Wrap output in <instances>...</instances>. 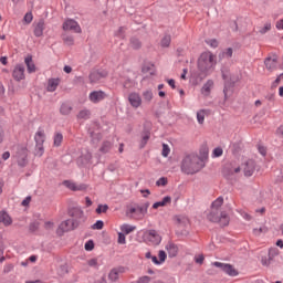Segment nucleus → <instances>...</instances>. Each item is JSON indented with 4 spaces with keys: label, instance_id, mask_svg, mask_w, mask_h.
<instances>
[{
    "label": "nucleus",
    "instance_id": "obj_1",
    "mask_svg": "<svg viewBox=\"0 0 283 283\" xmlns=\"http://www.w3.org/2000/svg\"><path fill=\"white\" fill-rule=\"evenodd\" d=\"M200 156L197 154H188L181 160V171L186 175H196L207 166V157L209 149L203 146L199 150Z\"/></svg>",
    "mask_w": 283,
    "mask_h": 283
},
{
    "label": "nucleus",
    "instance_id": "obj_2",
    "mask_svg": "<svg viewBox=\"0 0 283 283\" xmlns=\"http://www.w3.org/2000/svg\"><path fill=\"white\" fill-rule=\"evenodd\" d=\"M216 65H218V56L211 51L201 53L198 59V70L203 74V77L213 73Z\"/></svg>",
    "mask_w": 283,
    "mask_h": 283
},
{
    "label": "nucleus",
    "instance_id": "obj_3",
    "mask_svg": "<svg viewBox=\"0 0 283 283\" xmlns=\"http://www.w3.org/2000/svg\"><path fill=\"white\" fill-rule=\"evenodd\" d=\"M223 198L218 197L211 206V210L208 213V220L213 223H219L221 227H227L230 222V218L227 212H220V208H222ZM220 214V216H216Z\"/></svg>",
    "mask_w": 283,
    "mask_h": 283
},
{
    "label": "nucleus",
    "instance_id": "obj_4",
    "mask_svg": "<svg viewBox=\"0 0 283 283\" xmlns=\"http://www.w3.org/2000/svg\"><path fill=\"white\" fill-rule=\"evenodd\" d=\"M34 140H35V156L41 157L45 151V148L43 147V143H45V132L39 129L35 133Z\"/></svg>",
    "mask_w": 283,
    "mask_h": 283
},
{
    "label": "nucleus",
    "instance_id": "obj_5",
    "mask_svg": "<svg viewBox=\"0 0 283 283\" xmlns=\"http://www.w3.org/2000/svg\"><path fill=\"white\" fill-rule=\"evenodd\" d=\"M144 240L153 247H158L163 242V237L156 230H148L144 233Z\"/></svg>",
    "mask_w": 283,
    "mask_h": 283
},
{
    "label": "nucleus",
    "instance_id": "obj_6",
    "mask_svg": "<svg viewBox=\"0 0 283 283\" xmlns=\"http://www.w3.org/2000/svg\"><path fill=\"white\" fill-rule=\"evenodd\" d=\"M62 28L65 32L71 31V32H75V34H81L82 32L81 25L74 19H67L63 23Z\"/></svg>",
    "mask_w": 283,
    "mask_h": 283
},
{
    "label": "nucleus",
    "instance_id": "obj_7",
    "mask_svg": "<svg viewBox=\"0 0 283 283\" xmlns=\"http://www.w3.org/2000/svg\"><path fill=\"white\" fill-rule=\"evenodd\" d=\"M75 229H78V221H73L72 219H67L59 226V231L62 233H67V231H74Z\"/></svg>",
    "mask_w": 283,
    "mask_h": 283
},
{
    "label": "nucleus",
    "instance_id": "obj_8",
    "mask_svg": "<svg viewBox=\"0 0 283 283\" xmlns=\"http://www.w3.org/2000/svg\"><path fill=\"white\" fill-rule=\"evenodd\" d=\"M212 265H214L216 268L221 269L226 274L230 275V276H237L238 275V271L233 268V265L229 264V263H222L219 261H216L212 263Z\"/></svg>",
    "mask_w": 283,
    "mask_h": 283
},
{
    "label": "nucleus",
    "instance_id": "obj_9",
    "mask_svg": "<svg viewBox=\"0 0 283 283\" xmlns=\"http://www.w3.org/2000/svg\"><path fill=\"white\" fill-rule=\"evenodd\" d=\"M69 216L72 218L71 220L73 222H76L77 221V227L81 226V222L84 221V212L81 208H71L69 210Z\"/></svg>",
    "mask_w": 283,
    "mask_h": 283
},
{
    "label": "nucleus",
    "instance_id": "obj_10",
    "mask_svg": "<svg viewBox=\"0 0 283 283\" xmlns=\"http://www.w3.org/2000/svg\"><path fill=\"white\" fill-rule=\"evenodd\" d=\"M62 185L66 187V189H70L71 191H85V189H87V185L76 184L72 180H64Z\"/></svg>",
    "mask_w": 283,
    "mask_h": 283
},
{
    "label": "nucleus",
    "instance_id": "obj_11",
    "mask_svg": "<svg viewBox=\"0 0 283 283\" xmlns=\"http://www.w3.org/2000/svg\"><path fill=\"white\" fill-rule=\"evenodd\" d=\"M106 98H107V93L103 91H93L88 95V101H91V103H94V104L101 103Z\"/></svg>",
    "mask_w": 283,
    "mask_h": 283
},
{
    "label": "nucleus",
    "instance_id": "obj_12",
    "mask_svg": "<svg viewBox=\"0 0 283 283\" xmlns=\"http://www.w3.org/2000/svg\"><path fill=\"white\" fill-rule=\"evenodd\" d=\"M242 170L245 177H251L255 170V163L253 159H248L242 164Z\"/></svg>",
    "mask_w": 283,
    "mask_h": 283
},
{
    "label": "nucleus",
    "instance_id": "obj_13",
    "mask_svg": "<svg viewBox=\"0 0 283 283\" xmlns=\"http://www.w3.org/2000/svg\"><path fill=\"white\" fill-rule=\"evenodd\" d=\"M12 76L14 81H23L25 78V66L23 64H18L13 69Z\"/></svg>",
    "mask_w": 283,
    "mask_h": 283
},
{
    "label": "nucleus",
    "instance_id": "obj_14",
    "mask_svg": "<svg viewBox=\"0 0 283 283\" xmlns=\"http://www.w3.org/2000/svg\"><path fill=\"white\" fill-rule=\"evenodd\" d=\"M265 69L269 72H274L277 69V55L273 54L265 59L264 61Z\"/></svg>",
    "mask_w": 283,
    "mask_h": 283
},
{
    "label": "nucleus",
    "instance_id": "obj_15",
    "mask_svg": "<svg viewBox=\"0 0 283 283\" xmlns=\"http://www.w3.org/2000/svg\"><path fill=\"white\" fill-rule=\"evenodd\" d=\"M128 101L132 107H135V109H138L140 105H143V97L138 93H130L128 95Z\"/></svg>",
    "mask_w": 283,
    "mask_h": 283
},
{
    "label": "nucleus",
    "instance_id": "obj_16",
    "mask_svg": "<svg viewBox=\"0 0 283 283\" xmlns=\"http://www.w3.org/2000/svg\"><path fill=\"white\" fill-rule=\"evenodd\" d=\"M189 226H190L189 218L179 219V230H180L181 237L189 235Z\"/></svg>",
    "mask_w": 283,
    "mask_h": 283
},
{
    "label": "nucleus",
    "instance_id": "obj_17",
    "mask_svg": "<svg viewBox=\"0 0 283 283\" xmlns=\"http://www.w3.org/2000/svg\"><path fill=\"white\" fill-rule=\"evenodd\" d=\"M92 163V153L86 150L77 158V165L80 167H85V165H90Z\"/></svg>",
    "mask_w": 283,
    "mask_h": 283
},
{
    "label": "nucleus",
    "instance_id": "obj_18",
    "mask_svg": "<svg viewBox=\"0 0 283 283\" xmlns=\"http://www.w3.org/2000/svg\"><path fill=\"white\" fill-rule=\"evenodd\" d=\"M213 86H214L213 80H208L201 88V95H203L205 97H209L211 95V91L213 90Z\"/></svg>",
    "mask_w": 283,
    "mask_h": 283
},
{
    "label": "nucleus",
    "instance_id": "obj_19",
    "mask_svg": "<svg viewBox=\"0 0 283 283\" xmlns=\"http://www.w3.org/2000/svg\"><path fill=\"white\" fill-rule=\"evenodd\" d=\"M158 258H159V260H158ZM150 260L157 266H160V264H164V262L167 260V252H165V250H160L158 253V256L154 255L150 258Z\"/></svg>",
    "mask_w": 283,
    "mask_h": 283
},
{
    "label": "nucleus",
    "instance_id": "obj_20",
    "mask_svg": "<svg viewBox=\"0 0 283 283\" xmlns=\"http://www.w3.org/2000/svg\"><path fill=\"white\" fill-rule=\"evenodd\" d=\"M43 30H45V21L40 20L38 23L34 24V36H36L38 39L43 36Z\"/></svg>",
    "mask_w": 283,
    "mask_h": 283
},
{
    "label": "nucleus",
    "instance_id": "obj_21",
    "mask_svg": "<svg viewBox=\"0 0 283 283\" xmlns=\"http://www.w3.org/2000/svg\"><path fill=\"white\" fill-rule=\"evenodd\" d=\"M61 85V78H49L46 92H56V88Z\"/></svg>",
    "mask_w": 283,
    "mask_h": 283
},
{
    "label": "nucleus",
    "instance_id": "obj_22",
    "mask_svg": "<svg viewBox=\"0 0 283 283\" xmlns=\"http://www.w3.org/2000/svg\"><path fill=\"white\" fill-rule=\"evenodd\" d=\"M24 63L27 65V71L29 72V74H34V72H36V65L32 61V55H28L24 59Z\"/></svg>",
    "mask_w": 283,
    "mask_h": 283
},
{
    "label": "nucleus",
    "instance_id": "obj_23",
    "mask_svg": "<svg viewBox=\"0 0 283 283\" xmlns=\"http://www.w3.org/2000/svg\"><path fill=\"white\" fill-rule=\"evenodd\" d=\"M0 223L4 227H10V224H12V218L10 214H8V212L0 211Z\"/></svg>",
    "mask_w": 283,
    "mask_h": 283
},
{
    "label": "nucleus",
    "instance_id": "obj_24",
    "mask_svg": "<svg viewBox=\"0 0 283 283\" xmlns=\"http://www.w3.org/2000/svg\"><path fill=\"white\" fill-rule=\"evenodd\" d=\"M129 48H132V50H140V48H143V42L140 39L132 36L129 39Z\"/></svg>",
    "mask_w": 283,
    "mask_h": 283
},
{
    "label": "nucleus",
    "instance_id": "obj_25",
    "mask_svg": "<svg viewBox=\"0 0 283 283\" xmlns=\"http://www.w3.org/2000/svg\"><path fill=\"white\" fill-rule=\"evenodd\" d=\"M88 78L91 83H97V81H101V78H105V74L98 71H93L91 72Z\"/></svg>",
    "mask_w": 283,
    "mask_h": 283
},
{
    "label": "nucleus",
    "instance_id": "obj_26",
    "mask_svg": "<svg viewBox=\"0 0 283 283\" xmlns=\"http://www.w3.org/2000/svg\"><path fill=\"white\" fill-rule=\"evenodd\" d=\"M167 205H171V197L166 196L161 201H157L153 205V209H159V207H167Z\"/></svg>",
    "mask_w": 283,
    "mask_h": 283
},
{
    "label": "nucleus",
    "instance_id": "obj_27",
    "mask_svg": "<svg viewBox=\"0 0 283 283\" xmlns=\"http://www.w3.org/2000/svg\"><path fill=\"white\" fill-rule=\"evenodd\" d=\"M60 114H62V116H70V114H72V106L70 103L65 102L61 104Z\"/></svg>",
    "mask_w": 283,
    "mask_h": 283
},
{
    "label": "nucleus",
    "instance_id": "obj_28",
    "mask_svg": "<svg viewBox=\"0 0 283 283\" xmlns=\"http://www.w3.org/2000/svg\"><path fill=\"white\" fill-rule=\"evenodd\" d=\"M91 117H92V112L87 108L80 111L77 114V120H90Z\"/></svg>",
    "mask_w": 283,
    "mask_h": 283
},
{
    "label": "nucleus",
    "instance_id": "obj_29",
    "mask_svg": "<svg viewBox=\"0 0 283 283\" xmlns=\"http://www.w3.org/2000/svg\"><path fill=\"white\" fill-rule=\"evenodd\" d=\"M169 258H176L178 255V245L174 243H168L166 245Z\"/></svg>",
    "mask_w": 283,
    "mask_h": 283
},
{
    "label": "nucleus",
    "instance_id": "obj_30",
    "mask_svg": "<svg viewBox=\"0 0 283 283\" xmlns=\"http://www.w3.org/2000/svg\"><path fill=\"white\" fill-rule=\"evenodd\" d=\"M209 115V112L207 109H200L197 112V120L199 125L205 124V118Z\"/></svg>",
    "mask_w": 283,
    "mask_h": 283
},
{
    "label": "nucleus",
    "instance_id": "obj_31",
    "mask_svg": "<svg viewBox=\"0 0 283 283\" xmlns=\"http://www.w3.org/2000/svg\"><path fill=\"white\" fill-rule=\"evenodd\" d=\"M62 143H63V134L55 133L53 136V147H61Z\"/></svg>",
    "mask_w": 283,
    "mask_h": 283
},
{
    "label": "nucleus",
    "instance_id": "obj_32",
    "mask_svg": "<svg viewBox=\"0 0 283 283\" xmlns=\"http://www.w3.org/2000/svg\"><path fill=\"white\" fill-rule=\"evenodd\" d=\"M120 231L125 235H129V233H133V231H136V226H129V224L125 223L120 227Z\"/></svg>",
    "mask_w": 283,
    "mask_h": 283
},
{
    "label": "nucleus",
    "instance_id": "obj_33",
    "mask_svg": "<svg viewBox=\"0 0 283 283\" xmlns=\"http://www.w3.org/2000/svg\"><path fill=\"white\" fill-rule=\"evenodd\" d=\"M142 96L145 103H151V101L154 99V92H151L150 90L144 91Z\"/></svg>",
    "mask_w": 283,
    "mask_h": 283
},
{
    "label": "nucleus",
    "instance_id": "obj_34",
    "mask_svg": "<svg viewBox=\"0 0 283 283\" xmlns=\"http://www.w3.org/2000/svg\"><path fill=\"white\" fill-rule=\"evenodd\" d=\"M151 134L149 132H145L142 135V140L139 144L140 149H144V147L147 145V143H149V138H150Z\"/></svg>",
    "mask_w": 283,
    "mask_h": 283
},
{
    "label": "nucleus",
    "instance_id": "obj_35",
    "mask_svg": "<svg viewBox=\"0 0 283 283\" xmlns=\"http://www.w3.org/2000/svg\"><path fill=\"white\" fill-rule=\"evenodd\" d=\"M147 209H149V202H146L142 206H137V216H145L147 213Z\"/></svg>",
    "mask_w": 283,
    "mask_h": 283
},
{
    "label": "nucleus",
    "instance_id": "obj_36",
    "mask_svg": "<svg viewBox=\"0 0 283 283\" xmlns=\"http://www.w3.org/2000/svg\"><path fill=\"white\" fill-rule=\"evenodd\" d=\"M206 44L211 49H218V46L220 45V42L217 39H207Z\"/></svg>",
    "mask_w": 283,
    "mask_h": 283
},
{
    "label": "nucleus",
    "instance_id": "obj_37",
    "mask_svg": "<svg viewBox=\"0 0 283 283\" xmlns=\"http://www.w3.org/2000/svg\"><path fill=\"white\" fill-rule=\"evenodd\" d=\"M62 40L66 45H74V36L69 35V34H63Z\"/></svg>",
    "mask_w": 283,
    "mask_h": 283
},
{
    "label": "nucleus",
    "instance_id": "obj_38",
    "mask_svg": "<svg viewBox=\"0 0 283 283\" xmlns=\"http://www.w3.org/2000/svg\"><path fill=\"white\" fill-rule=\"evenodd\" d=\"M272 29L271 22H266L262 28H260L259 33L264 35Z\"/></svg>",
    "mask_w": 283,
    "mask_h": 283
},
{
    "label": "nucleus",
    "instance_id": "obj_39",
    "mask_svg": "<svg viewBox=\"0 0 283 283\" xmlns=\"http://www.w3.org/2000/svg\"><path fill=\"white\" fill-rule=\"evenodd\" d=\"M109 149H112V143L111 142H104L99 151H102L103 154H107L109 151Z\"/></svg>",
    "mask_w": 283,
    "mask_h": 283
},
{
    "label": "nucleus",
    "instance_id": "obj_40",
    "mask_svg": "<svg viewBox=\"0 0 283 283\" xmlns=\"http://www.w3.org/2000/svg\"><path fill=\"white\" fill-rule=\"evenodd\" d=\"M223 155V149L222 147H216L213 150H212V158H220L222 157Z\"/></svg>",
    "mask_w": 283,
    "mask_h": 283
},
{
    "label": "nucleus",
    "instance_id": "obj_41",
    "mask_svg": "<svg viewBox=\"0 0 283 283\" xmlns=\"http://www.w3.org/2000/svg\"><path fill=\"white\" fill-rule=\"evenodd\" d=\"M107 209H109V206H107V205H98L95 211L98 214L107 213Z\"/></svg>",
    "mask_w": 283,
    "mask_h": 283
},
{
    "label": "nucleus",
    "instance_id": "obj_42",
    "mask_svg": "<svg viewBox=\"0 0 283 283\" xmlns=\"http://www.w3.org/2000/svg\"><path fill=\"white\" fill-rule=\"evenodd\" d=\"M272 261H273V259L269 255H263L261 259V263L263 266H270Z\"/></svg>",
    "mask_w": 283,
    "mask_h": 283
},
{
    "label": "nucleus",
    "instance_id": "obj_43",
    "mask_svg": "<svg viewBox=\"0 0 283 283\" xmlns=\"http://www.w3.org/2000/svg\"><path fill=\"white\" fill-rule=\"evenodd\" d=\"M109 280H112V282H116V280H118V270L113 269L109 274H108Z\"/></svg>",
    "mask_w": 283,
    "mask_h": 283
},
{
    "label": "nucleus",
    "instance_id": "obj_44",
    "mask_svg": "<svg viewBox=\"0 0 283 283\" xmlns=\"http://www.w3.org/2000/svg\"><path fill=\"white\" fill-rule=\"evenodd\" d=\"M170 43H171V36L166 35L161 40V48H169Z\"/></svg>",
    "mask_w": 283,
    "mask_h": 283
},
{
    "label": "nucleus",
    "instance_id": "obj_45",
    "mask_svg": "<svg viewBox=\"0 0 283 283\" xmlns=\"http://www.w3.org/2000/svg\"><path fill=\"white\" fill-rule=\"evenodd\" d=\"M276 255H279V249L277 248H270L269 252H268V256L273 260Z\"/></svg>",
    "mask_w": 283,
    "mask_h": 283
},
{
    "label": "nucleus",
    "instance_id": "obj_46",
    "mask_svg": "<svg viewBox=\"0 0 283 283\" xmlns=\"http://www.w3.org/2000/svg\"><path fill=\"white\" fill-rule=\"evenodd\" d=\"M103 227H105V223L103 222V220H97L93 226L92 229L101 231V229H103Z\"/></svg>",
    "mask_w": 283,
    "mask_h": 283
},
{
    "label": "nucleus",
    "instance_id": "obj_47",
    "mask_svg": "<svg viewBox=\"0 0 283 283\" xmlns=\"http://www.w3.org/2000/svg\"><path fill=\"white\" fill-rule=\"evenodd\" d=\"M268 232V228L266 227H261V228H255L253 229V234L259 237L262 233H266Z\"/></svg>",
    "mask_w": 283,
    "mask_h": 283
},
{
    "label": "nucleus",
    "instance_id": "obj_48",
    "mask_svg": "<svg viewBox=\"0 0 283 283\" xmlns=\"http://www.w3.org/2000/svg\"><path fill=\"white\" fill-rule=\"evenodd\" d=\"M224 169H235V172H239L241 167L235 163H230L224 166Z\"/></svg>",
    "mask_w": 283,
    "mask_h": 283
},
{
    "label": "nucleus",
    "instance_id": "obj_49",
    "mask_svg": "<svg viewBox=\"0 0 283 283\" xmlns=\"http://www.w3.org/2000/svg\"><path fill=\"white\" fill-rule=\"evenodd\" d=\"M170 151L171 149L169 148V146L167 144H163L161 156H164V158H167Z\"/></svg>",
    "mask_w": 283,
    "mask_h": 283
},
{
    "label": "nucleus",
    "instance_id": "obj_50",
    "mask_svg": "<svg viewBox=\"0 0 283 283\" xmlns=\"http://www.w3.org/2000/svg\"><path fill=\"white\" fill-rule=\"evenodd\" d=\"M115 36H118V39H125V27H119L115 33Z\"/></svg>",
    "mask_w": 283,
    "mask_h": 283
},
{
    "label": "nucleus",
    "instance_id": "obj_51",
    "mask_svg": "<svg viewBox=\"0 0 283 283\" xmlns=\"http://www.w3.org/2000/svg\"><path fill=\"white\" fill-rule=\"evenodd\" d=\"M167 185V177H161L156 181L157 187H166Z\"/></svg>",
    "mask_w": 283,
    "mask_h": 283
},
{
    "label": "nucleus",
    "instance_id": "obj_52",
    "mask_svg": "<svg viewBox=\"0 0 283 283\" xmlns=\"http://www.w3.org/2000/svg\"><path fill=\"white\" fill-rule=\"evenodd\" d=\"M233 55V50L232 48H227L224 51H223V57L226 59H231Z\"/></svg>",
    "mask_w": 283,
    "mask_h": 283
},
{
    "label": "nucleus",
    "instance_id": "obj_53",
    "mask_svg": "<svg viewBox=\"0 0 283 283\" xmlns=\"http://www.w3.org/2000/svg\"><path fill=\"white\" fill-rule=\"evenodd\" d=\"M85 251H94V241L93 240H88L85 245Z\"/></svg>",
    "mask_w": 283,
    "mask_h": 283
},
{
    "label": "nucleus",
    "instance_id": "obj_54",
    "mask_svg": "<svg viewBox=\"0 0 283 283\" xmlns=\"http://www.w3.org/2000/svg\"><path fill=\"white\" fill-rule=\"evenodd\" d=\"M117 242H118V244H126V243H127V240H126V238H125L124 232H119V233H118Z\"/></svg>",
    "mask_w": 283,
    "mask_h": 283
},
{
    "label": "nucleus",
    "instance_id": "obj_55",
    "mask_svg": "<svg viewBox=\"0 0 283 283\" xmlns=\"http://www.w3.org/2000/svg\"><path fill=\"white\" fill-rule=\"evenodd\" d=\"M12 271H14V265L12 263L4 265L3 273H10Z\"/></svg>",
    "mask_w": 283,
    "mask_h": 283
},
{
    "label": "nucleus",
    "instance_id": "obj_56",
    "mask_svg": "<svg viewBox=\"0 0 283 283\" xmlns=\"http://www.w3.org/2000/svg\"><path fill=\"white\" fill-rule=\"evenodd\" d=\"M33 19H34V17L32 15V12L25 13V15H24L25 23H32Z\"/></svg>",
    "mask_w": 283,
    "mask_h": 283
},
{
    "label": "nucleus",
    "instance_id": "obj_57",
    "mask_svg": "<svg viewBox=\"0 0 283 283\" xmlns=\"http://www.w3.org/2000/svg\"><path fill=\"white\" fill-rule=\"evenodd\" d=\"M195 261H196L197 264L205 263V255L203 254H199V255L195 256Z\"/></svg>",
    "mask_w": 283,
    "mask_h": 283
},
{
    "label": "nucleus",
    "instance_id": "obj_58",
    "mask_svg": "<svg viewBox=\"0 0 283 283\" xmlns=\"http://www.w3.org/2000/svg\"><path fill=\"white\" fill-rule=\"evenodd\" d=\"M151 282V277L149 276H142L137 280V283H149Z\"/></svg>",
    "mask_w": 283,
    "mask_h": 283
},
{
    "label": "nucleus",
    "instance_id": "obj_59",
    "mask_svg": "<svg viewBox=\"0 0 283 283\" xmlns=\"http://www.w3.org/2000/svg\"><path fill=\"white\" fill-rule=\"evenodd\" d=\"M30 231L34 232L39 230V222H32L29 226Z\"/></svg>",
    "mask_w": 283,
    "mask_h": 283
},
{
    "label": "nucleus",
    "instance_id": "obj_60",
    "mask_svg": "<svg viewBox=\"0 0 283 283\" xmlns=\"http://www.w3.org/2000/svg\"><path fill=\"white\" fill-rule=\"evenodd\" d=\"M6 138V130H3V126L0 125V145L3 143V139Z\"/></svg>",
    "mask_w": 283,
    "mask_h": 283
},
{
    "label": "nucleus",
    "instance_id": "obj_61",
    "mask_svg": "<svg viewBox=\"0 0 283 283\" xmlns=\"http://www.w3.org/2000/svg\"><path fill=\"white\" fill-rule=\"evenodd\" d=\"M275 28L281 31L283 30V19L276 21Z\"/></svg>",
    "mask_w": 283,
    "mask_h": 283
},
{
    "label": "nucleus",
    "instance_id": "obj_62",
    "mask_svg": "<svg viewBox=\"0 0 283 283\" xmlns=\"http://www.w3.org/2000/svg\"><path fill=\"white\" fill-rule=\"evenodd\" d=\"M32 201V197H27L25 199L22 200V207H28L30 202Z\"/></svg>",
    "mask_w": 283,
    "mask_h": 283
},
{
    "label": "nucleus",
    "instance_id": "obj_63",
    "mask_svg": "<svg viewBox=\"0 0 283 283\" xmlns=\"http://www.w3.org/2000/svg\"><path fill=\"white\" fill-rule=\"evenodd\" d=\"M258 149H259V153H260L262 156H265V155H266V148H265L264 146L259 145V146H258Z\"/></svg>",
    "mask_w": 283,
    "mask_h": 283
},
{
    "label": "nucleus",
    "instance_id": "obj_64",
    "mask_svg": "<svg viewBox=\"0 0 283 283\" xmlns=\"http://www.w3.org/2000/svg\"><path fill=\"white\" fill-rule=\"evenodd\" d=\"M97 264H98V261L96 259H91L88 261V266H97Z\"/></svg>",
    "mask_w": 283,
    "mask_h": 283
}]
</instances>
